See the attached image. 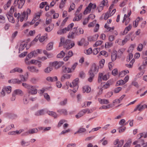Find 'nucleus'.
Masks as SVG:
<instances>
[{
	"label": "nucleus",
	"instance_id": "c9c22d12",
	"mask_svg": "<svg viewBox=\"0 0 147 147\" xmlns=\"http://www.w3.org/2000/svg\"><path fill=\"white\" fill-rule=\"evenodd\" d=\"M92 49L90 48L87 50H85L84 51V53L87 55L90 54L92 53Z\"/></svg>",
	"mask_w": 147,
	"mask_h": 147
},
{
	"label": "nucleus",
	"instance_id": "338daca9",
	"mask_svg": "<svg viewBox=\"0 0 147 147\" xmlns=\"http://www.w3.org/2000/svg\"><path fill=\"white\" fill-rule=\"evenodd\" d=\"M74 24L73 23H72L70 24L69 25L67 28V31H69L70 29L73 27L74 26Z\"/></svg>",
	"mask_w": 147,
	"mask_h": 147
},
{
	"label": "nucleus",
	"instance_id": "39448f33",
	"mask_svg": "<svg viewBox=\"0 0 147 147\" xmlns=\"http://www.w3.org/2000/svg\"><path fill=\"white\" fill-rule=\"evenodd\" d=\"M78 83L79 78H76L73 81L72 83L70 84L69 86L71 88L76 87V86H78Z\"/></svg>",
	"mask_w": 147,
	"mask_h": 147
},
{
	"label": "nucleus",
	"instance_id": "603ef678",
	"mask_svg": "<svg viewBox=\"0 0 147 147\" xmlns=\"http://www.w3.org/2000/svg\"><path fill=\"white\" fill-rule=\"evenodd\" d=\"M5 90L7 93H9L11 92V87L10 86H8L7 87H6L5 88Z\"/></svg>",
	"mask_w": 147,
	"mask_h": 147
},
{
	"label": "nucleus",
	"instance_id": "4c0bfd02",
	"mask_svg": "<svg viewBox=\"0 0 147 147\" xmlns=\"http://www.w3.org/2000/svg\"><path fill=\"white\" fill-rule=\"evenodd\" d=\"M21 144L24 146H27L29 145V143L28 142H26L24 140H23L21 141Z\"/></svg>",
	"mask_w": 147,
	"mask_h": 147
},
{
	"label": "nucleus",
	"instance_id": "f704fd0d",
	"mask_svg": "<svg viewBox=\"0 0 147 147\" xmlns=\"http://www.w3.org/2000/svg\"><path fill=\"white\" fill-rule=\"evenodd\" d=\"M26 45L24 43H22L21 44L19 48V51H22L26 46Z\"/></svg>",
	"mask_w": 147,
	"mask_h": 147
},
{
	"label": "nucleus",
	"instance_id": "7c9ffc66",
	"mask_svg": "<svg viewBox=\"0 0 147 147\" xmlns=\"http://www.w3.org/2000/svg\"><path fill=\"white\" fill-rule=\"evenodd\" d=\"M65 55V53L63 51H61L60 53L57 55V57L58 58H62L64 57Z\"/></svg>",
	"mask_w": 147,
	"mask_h": 147
},
{
	"label": "nucleus",
	"instance_id": "49530a36",
	"mask_svg": "<svg viewBox=\"0 0 147 147\" xmlns=\"http://www.w3.org/2000/svg\"><path fill=\"white\" fill-rule=\"evenodd\" d=\"M65 41V39L64 38H61L60 39V42L59 44V47H60L63 45Z\"/></svg>",
	"mask_w": 147,
	"mask_h": 147
},
{
	"label": "nucleus",
	"instance_id": "1a4fd4ad",
	"mask_svg": "<svg viewBox=\"0 0 147 147\" xmlns=\"http://www.w3.org/2000/svg\"><path fill=\"white\" fill-rule=\"evenodd\" d=\"M16 72H17L19 73H22L23 72V70L19 67H16L11 70L10 72V73H15Z\"/></svg>",
	"mask_w": 147,
	"mask_h": 147
},
{
	"label": "nucleus",
	"instance_id": "f3484780",
	"mask_svg": "<svg viewBox=\"0 0 147 147\" xmlns=\"http://www.w3.org/2000/svg\"><path fill=\"white\" fill-rule=\"evenodd\" d=\"M57 77L54 76L53 77H47L46 78V80L50 82H53L57 80Z\"/></svg>",
	"mask_w": 147,
	"mask_h": 147
},
{
	"label": "nucleus",
	"instance_id": "bb28decb",
	"mask_svg": "<svg viewBox=\"0 0 147 147\" xmlns=\"http://www.w3.org/2000/svg\"><path fill=\"white\" fill-rule=\"evenodd\" d=\"M53 43L52 42L49 43L47 45L46 47V49L48 51L51 50L53 48Z\"/></svg>",
	"mask_w": 147,
	"mask_h": 147
},
{
	"label": "nucleus",
	"instance_id": "393cba45",
	"mask_svg": "<svg viewBox=\"0 0 147 147\" xmlns=\"http://www.w3.org/2000/svg\"><path fill=\"white\" fill-rule=\"evenodd\" d=\"M6 15L9 21L13 23L15 21L13 20V18L12 15L7 14Z\"/></svg>",
	"mask_w": 147,
	"mask_h": 147
},
{
	"label": "nucleus",
	"instance_id": "e2e57ef3",
	"mask_svg": "<svg viewBox=\"0 0 147 147\" xmlns=\"http://www.w3.org/2000/svg\"><path fill=\"white\" fill-rule=\"evenodd\" d=\"M30 81L33 84H35L37 82V79L34 78H32L30 79Z\"/></svg>",
	"mask_w": 147,
	"mask_h": 147
},
{
	"label": "nucleus",
	"instance_id": "680f3d73",
	"mask_svg": "<svg viewBox=\"0 0 147 147\" xmlns=\"http://www.w3.org/2000/svg\"><path fill=\"white\" fill-rule=\"evenodd\" d=\"M45 98L48 101L50 100V97L49 96L47 93H45L44 94Z\"/></svg>",
	"mask_w": 147,
	"mask_h": 147
},
{
	"label": "nucleus",
	"instance_id": "f8f14e48",
	"mask_svg": "<svg viewBox=\"0 0 147 147\" xmlns=\"http://www.w3.org/2000/svg\"><path fill=\"white\" fill-rule=\"evenodd\" d=\"M98 100L99 102L102 104H107L109 103V101L107 99L99 98Z\"/></svg>",
	"mask_w": 147,
	"mask_h": 147
},
{
	"label": "nucleus",
	"instance_id": "5fc2aeb1",
	"mask_svg": "<svg viewBox=\"0 0 147 147\" xmlns=\"http://www.w3.org/2000/svg\"><path fill=\"white\" fill-rule=\"evenodd\" d=\"M47 38V34L44 36H42L39 38V40L40 42H43L45 38Z\"/></svg>",
	"mask_w": 147,
	"mask_h": 147
},
{
	"label": "nucleus",
	"instance_id": "79ce46f5",
	"mask_svg": "<svg viewBox=\"0 0 147 147\" xmlns=\"http://www.w3.org/2000/svg\"><path fill=\"white\" fill-rule=\"evenodd\" d=\"M140 18L138 17L137 18L135 21L134 22V25L135 27H136L138 25V21L140 20Z\"/></svg>",
	"mask_w": 147,
	"mask_h": 147
},
{
	"label": "nucleus",
	"instance_id": "72a5a7b5",
	"mask_svg": "<svg viewBox=\"0 0 147 147\" xmlns=\"http://www.w3.org/2000/svg\"><path fill=\"white\" fill-rule=\"evenodd\" d=\"M125 84V83L123 80H120L117 81L116 86H118L119 85H123Z\"/></svg>",
	"mask_w": 147,
	"mask_h": 147
},
{
	"label": "nucleus",
	"instance_id": "09e8293b",
	"mask_svg": "<svg viewBox=\"0 0 147 147\" xmlns=\"http://www.w3.org/2000/svg\"><path fill=\"white\" fill-rule=\"evenodd\" d=\"M53 26L51 25L48 27L45 28V30L47 32H50L53 29Z\"/></svg>",
	"mask_w": 147,
	"mask_h": 147
},
{
	"label": "nucleus",
	"instance_id": "f257e3e1",
	"mask_svg": "<svg viewBox=\"0 0 147 147\" xmlns=\"http://www.w3.org/2000/svg\"><path fill=\"white\" fill-rule=\"evenodd\" d=\"M38 88V86H37L31 85L28 90V93L32 95L36 94L37 92V88Z\"/></svg>",
	"mask_w": 147,
	"mask_h": 147
},
{
	"label": "nucleus",
	"instance_id": "2eb2a0df",
	"mask_svg": "<svg viewBox=\"0 0 147 147\" xmlns=\"http://www.w3.org/2000/svg\"><path fill=\"white\" fill-rule=\"evenodd\" d=\"M91 3H90L89 4L88 6L86 7V9L84 10V14H86L90 12L91 9H92L91 7Z\"/></svg>",
	"mask_w": 147,
	"mask_h": 147
},
{
	"label": "nucleus",
	"instance_id": "864d4df0",
	"mask_svg": "<svg viewBox=\"0 0 147 147\" xmlns=\"http://www.w3.org/2000/svg\"><path fill=\"white\" fill-rule=\"evenodd\" d=\"M121 87H117L115 89L114 91L115 93H118L121 90Z\"/></svg>",
	"mask_w": 147,
	"mask_h": 147
},
{
	"label": "nucleus",
	"instance_id": "4d7b16f0",
	"mask_svg": "<svg viewBox=\"0 0 147 147\" xmlns=\"http://www.w3.org/2000/svg\"><path fill=\"white\" fill-rule=\"evenodd\" d=\"M84 115L82 111L79 112L77 115H76V117L77 118H78Z\"/></svg>",
	"mask_w": 147,
	"mask_h": 147
},
{
	"label": "nucleus",
	"instance_id": "3c124183",
	"mask_svg": "<svg viewBox=\"0 0 147 147\" xmlns=\"http://www.w3.org/2000/svg\"><path fill=\"white\" fill-rule=\"evenodd\" d=\"M85 40V39L84 38H82L80 41H79L78 42V45L80 46H82L83 45Z\"/></svg>",
	"mask_w": 147,
	"mask_h": 147
},
{
	"label": "nucleus",
	"instance_id": "a19ab883",
	"mask_svg": "<svg viewBox=\"0 0 147 147\" xmlns=\"http://www.w3.org/2000/svg\"><path fill=\"white\" fill-rule=\"evenodd\" d=\"M136 45H132L129 47L128 52L129 53H131L133 50L134 47H135Z\"/></svg>",
	"mask_w": 147,
	"mask_h": 147
},
{
	"label": "nucleus",
	"instance_id": "423d86ee",
	"mask_svg": "<svg viewBox=\"0 0 147 147\" xmlns=\"http://www.w3.org/2000/svg\"><path fill=\"white\" fill-rule=\"evenodd\" d=\"M27 69L30 72L33 73H37L39 72V70L34 66H28Z\"/></svg>",
	"mask_w": 147,
	"mask_h": 147
},
{
	"label": "nucleus",
	"instance_id": "6ab92c4d",
	"mask_svg": "<svg viewBox=\"0 0 147 147\" xmlns=\"http://www.w3.org/2000/svg\"><path fill=\"white\" fill-rule=\"evenodd\" d=\"M131 28V24H129V26L126 27L123 33V35H124L125 34H127L128 32L130 30Z\"/></svg>",
	"mask_w": 147,
	"mask_h": 147
},
{
	"label": "nucleus",
	"instance_id": "37998d69",
	"mask_svg": "<svg viewBox=\"0 0 147 147\" xmlns=\"http://www.w3.org/2000/svg\"><path fill=\"white\" fill-rule=\"evenodd\" d=\"M11 0H9L7 2V4L4 5V7L5 10L7 9L8 7L10 6L11 4Z\"/></svg>",
	"mask_w": 147,
	"mask_h": 147
},
{
	"label": "nucleus",
	"instance_id": "f03ea898",
	"mask_svg": "<svg viewBox=\"0 0 147 147\" xmlns=\"http://www.w3.org/2000/svg\"><path fill=\"white\" fill-rule=\"evenodd\" d=\"M98 66L96 65L95 63H94L92 64V67L89 71V73H93V72L95 73H96L98 71Z\"/></svg>",
	"mask_w": 147,
	"mask_h": 147
},
{
	"label": "nucleus",
	"instance_id": "774afa93",
	"mask_svg": "<svg viewBox=\"0 0 147 147\" xmlns=\"http://www.w3.org/2000/svg\"><path fill=\"white\" fill-rule=\"evenodd\" d=\"M124 141L123 140H121L119 141L117 147H121L123 144Z\"/></svg>",
	"mask_w": 147,
	"mask_h": 147
},
{
	"label": "nucleus",
	"instance_id": "7ed1b4c3",
	"mask_svg": "<svg viewBox=\"0 0 147 147\" xmlns=\"http://www.w3.org/2000/svg\"><path fill=\"white\" fill-rule=\"evenodd\" d=\"M108 78H109L107 77L106 75L103 76L102 73H99L98 74V82L99 83H100L101 82L102 79L104 81H105L108 80Z\"/></svg>",
	"mask_w": 147,
	"mask_h": 147
},
{
	"label": "nucleus",
	"instance_id": "0eeeda50",
	"mask_svg": "<svg viewBox=\"0 0 147 147\" xmlns=\"http://www.w3.org/2000/svg\"><path fill=\"white\" fill-rule=\"evenodd\" d=\"M71 72V68L67 67L65 66H63L62 68V73H68Z\"/></svg>",
	"mask_w": 147,
	"mask_h": 147
},
{
	"label": "nucleus",
	"instance_id": "69168bd1",
	"mask_svg": "<svg viewBox=\"0 0 147 147\" xmlns=\"http://www.w3.org/2000/svg\"><path fill=\"white\" fill-rule=\"evenodd\" d=\"M104 6H102V5L100 4L98 7V12H100L103 9V7Z\"/></svg>",
	"mask_w": 147,
	"mask_h": 147
},
{
	"label": "nucleus",
	"instance_id": "e433bc0d",
	"mask_svg": "<svg viewBox=\"0 0 147 147\" xmlns=\"http://www.w3.org/2000/svg\"><path fill=\"white\" fill-rule=\"evenodd\" d=\"M111 84V82L110 81H107L106 84L104 86V87L105 88L107 89L109 87L110 85Z\"/></svg>",
	"mask_w": 147,
	"mask_h": 147
},
{
	"label": "nucleus",
	"instance_id": "0e129e2a",
	"mask_svg": "<svg viewBox=\"0 0 147 147\" xmlns=\"http://www.w3.org/2000/svg\"><path fill=\"white\" fill-rule=\"evenodd\" d=\"M86 131V129L85 128H80L79 129L78 131V132H79V133H82Z\"/></svg>",
	"mask_w": 147,
	"mask_h": 147
},
{
	"label": "nucleus",
	"instance_id": "6e6552de",
	"mask_svg": "<svg viewBox=\"0 0 147 147\" xmlns=\"http://www.w3.org/2000/svg\"><path fill=\"white\" fill-rule=\"evenodd\" d=\"M8 82L12 84H20L21 83V81L19 80L18 79H12L8 80Z\"/></svg>",
	"mask_w": 147,
	"mask_h": 147
},
{
	"label": "nucleus",
	"instance_id": "c85d7f7f",
	"mask_svg": "<svg viewBox=\"0 0 147 147\" xmlns=\"http://www.w3.org/2000/svg\"><path fill=\"white\" fill-rule=\"evenodd\" d=\"M129 71L128 70H125L122 71L119 74V76L122 77L125 76L126 74L129 73Z\"/></svg>",
	"mask_w": 147,
	"mask_h": 147
},
{
	"label": "nucleus",
	"instance_id": "473e14b6",
	"mask_svg": "<svg viewBox=\"0 0 147 147\" xmlns=\"http://www.w3.org/2000/svg\"><path fill=\"white\" fill-rule=\"evenodd\" d=\"M42 12V11L41 10H40L39 12L38 13L36 14V16L34 18V19H35V20H36V21L40 17L41 14Z\"/></svg>",
	"mask_w": 147,
	"mask_h": 147
},
{
	"label": "nucleus",
	"instance_id": "9d476101",
	"mask_svg": "<svg viewBox=\"0 0 147 147\" xmlns=\"http://www.w3.org/2000/svg\"><path fill=\"white\" fill-rule=\"evenodd\" d=\"M57 112L60 115L63 114L65 115H67V110L65 109H62L58 110L57 111Z\"/></svg>",
	"mask_w": 147,
	"mask_h": 147
},
{
	"label": "nucleus",
	"instance_id": "dca6fc26",
	"mask_svg": "<svg viewBox=\"0 0 147 147\" xmlns=\"http://www.w3.org/2000/svg\"><path fill=\"white\" fill-rule=\"evenodd\" d=\"M117 56V51H114L111 53V58L112 61H114L116 59Z\"/></svg>",
	"mask_w": 147,
	"mask_h": 147
},
{
	"label": "nucleus",
	"instance_id": "a211bd4d",
	"mask_svg": "<svg viewBox=\"0 0 147 147\" xmlns=\"http://www.w3.org/2000/svg\"><path fill=\"white\" fill-rule=\"evenodd\" d=\"M45 114L44 110L41 109L35 113V115L37 116L43 115Z\"/></svg>",
	"mask_w": 147,
	"mask_h": 147
},
{
	"label": "nucleus",
	"instance_id": "4be33fe9",
	"mask_svg": "<svg viewBox=\"0 0 147 147\" xmlns=\"http://www.w3.org/2000/svg\"><path fill=\"white\" fill-rule=\"evenodd\" d=\"M13 93L15 95H21L23 94V92L20 89H16L14 91Z\"/></svg>",
	"mask_w": 147,
	"mask_h": 147
},
{
	"label": "nucleus",
	"instance_id": "13d9d810",
	"mask_svg": "<svg viewBox=\"0 0 147 147\" xmlns=\"http://www.w3.org/2000/svg\"><path fill=\"white\" fill-rule=\"evenodd\" d=\"M100 50V48H96L94 49L93 50V53L94 55L97 54Z\"/></svg>",
	"mask_w": 147,
	"mask_h": 147
},
{
	"label": "nucleus",
	"instance_id": "412c9836",
	"mask_svg": "<svg viewBox=\"0 0 147 147\" xmlns=\"http://www.w3.org/2000/svg\"><path fill=\"white\" fill-rule=\"evenodd\" d=\"M91 90L90 88L88 86H86L83 88V92L84 93L86 92L87 93H89Z\"/></svg>",
	"mask_w": 147,
	"mask_h": 147
},
{
	"label": "nucleus",
	"instance_id": "bf43d9fd",
	"mask_svg": "<svg viewBox=\"0 0 147 147\" xmlns=\"http://www.w3.org/2000/svg\"><path fill=\"white\" fill-rule=\"evenodd\" d=\"M113 43L112 42H107L106 43L105 45V48H109L112 46Z\"/></svg>",
	"mask_w": 147,
	"mask_h": 147
},
{
	"label": "nucleus",
	"instance_id": "2f4dec72",
	"mask_svg": "<svg viewBox=\"0 0 147 147\" xmlns=\"http://www.w3.org/2000/svg\"><path fill=\"white\" fill-rule=\"evenodd\" d=\"M70 40L68 39L66 40L63 45H64V47L67 49V47L68 45H69Z\"/></svg>",
	"mask_w": 147,
	"mask_h": 147
},
{
	"label": "nucleus",
	"instance_id": "8fccbe9b",
	"mask_svg": "<svg viewBox=\"0 0 147 147\" xmlns=\"http://www.w3.org/2000/svg\"><path fill=\"white\" fill-rule=\"evenodd\" d=\"M22 86L28 90L31 85L25 83H22Z\"/></svg>",
	"mask_w": 147,
	"mask_h": 147
},
{
	"label": "nucleus",
	"instance_id": "cd10ccee",
	"mask_svg": "<svg viewBox=\"0 0 147 147\" xmlns=\"http://www.w3.org/2000/svg\"><path fill=\"white\" fill-rule=\"evenodd\" d=\"M89 78L88 79V80L90 82H91L94 78V74L93 73H89Z\"/></svg>",
	"mask_w": 147,
	"mask_h": 147
},
{
	"label": "nucleus",
	"instance_id": "4468645a",
	"mask_svg": "<svg viewBox=\"0 0 147 147\" xmlns=\"http://www.w3.org/2000/svg\"><path fill=\"white\" fill-rule=\"evenodd\" d=\"M47 113L49 115L55 118H57L58 116V115L56 113L53 111H47Z\"/></svg>",
	"mask_w": 147,
	"mask_h": 147
},
{
	"label": "nucleus",
	"instance_id": "20e7f679",
	"mask_svg": "<svg viewBox=\"0 0 147 147\" xmlns=\"http://www.w3.org/2000/svg\"><path fill=\"white\" fill-rule=\"evenodd\" d=\"M15 0L14 3V4H16L18 3V8L21 9L24 5L25 0Z\"/></svg>",
	"mask_w": 147,
	"mask_h": 147
},
{
	"label": "nucleus",
	"instance_id": "a18cd8bd",
	"mask_svg": "<svg viewBox=\"0 0 147 147\" xmlns=\"http://www.w3.org/2000/svg\"><path fill=\"white\" fill-rule=\"evenodd\" d=\"M133 57V54H132L131 53H129L128 55L127 56V62H129L130 60L131 59H132Z\"/></svg>",
	"mask_w": 147,
	"mask_h": 147
},
{
	"label": "nucleus",
	"instance_id": "de8ad7c7",
	"mask_svg": "<svg viewBox=\"0 0 147 147\" xmlns=\"http://www.w3.org/2000/svg\"><path fill=\"white\" fill-rule=\"evenodd\" d=\"M75 4L74 3H72L70 6V7L68 11L69 12H70L72 10H74L75 8Z\"/></svg>",
	"mask_w": 147,
	"mask_h": 147
},
{
	"label": "nucleus",
	"instance_id": "ddd939ff",
	"mask_svg": "<svg viewBox=\"0 0 147 147\" xmlns=\"http://www.w3.org/2000/svg\"><path fill=\"white\" fill-rule=\"evenodd\" d=\"M38 130L36 128H33L29 130L28 131H27L26 133L28 135L29 134H32L35 133H36L38 132Z\"/></svg>",
	"mask_w": 147,
	"mask_h": 147
},
{
	"label": "nucleus",
	"instance_id": "aec40b11",
	"mask_svg": "<svg viewBox=\"0 0 147 147\" xmlns=\"http://www.w3.org/2000/svg\"><path fill=\"white\" fill-rule=\"evenodd\" d=\"M71 77V75L68 74H65L63 75L61 78V81L63 82L65 79H69Z\"/></svg>",
	"mask_w": 147,
	"mask_h": 147
},
{
	"label": "nucleus",
	"instance_id": "5701e85b",
	"mask_svg": "<svg viewBox=\"0 0 147 147\" xmlns=\"http://www.w3.org/2000/svg\"><path fill=\"white\" fill-rule=\"evenodd\" d=\"M75 33V30L73 31L72 32H69V33L67 37L68 38L74 39L75 38L74 34Z\"/></svg>",
	"mask_w": 147,
	"mask_h": 147
},
{
	"label": "nucleus",
	"instance_id": "58836bf2",
	"mask_svg": "<svg viewBox=\"0 0 147 147\" xmlns=\"http://www.w3.org/2000/svg\"><path fill=\"white\" fill-rule=\"evenodd\" d=\"M138 142H141V145L143 147H147V142L145 143L143 140H140Z\"/></svg>",
	"mask_w": 147,
	"mask_h": 147
},
{
	"label": "nucleus",
	"instance_id": "c756f323",
	"mask_svg": "<svg viewBox=\"0 0 147 147\" xmlns=\"http://www.w3.org/2000/svg\"><path fill=\"white\" fill-rule=\"evenodd\" d=\"M26 12L25 11H24L22 14L20 15V21L21 22H22L24 19L25 18L26 16Z\"/></svg>",
	"mask_w": 147,
	"mask_h": 147
},
{
	"label": "nucleus",
	"instance_id": "6e6d98bb",
	"mask_svg": "<svg viewBox=\"0 0 147 147\" xmlns=\"http://www.w3.org/2000/svg\"><path fill=\"white\" fill-rule=\"evenodd\" d=\"M143 48V46L141 44H140L138 45L137 49L138 51H141L142 50Z\"/></svg>",
	"mask_w": 147,
	"mask_h": 147
},
{
	"label": "nucleus",
	"instance_id": "052dcab7",
	"mask_svg": "<svg viewBox=\"0 0 147 147\" xmlns=\"http://www.w3.org/2000/svg\"><path fill=\"white\" fill-rule=\"evenodd\" d=\"M30 63H31V64L36 65L39 63V61L33 59L30 61Z\"/></svg>",
	"mask_w": 147,
	"mask_h": 147
},
{
	"label": "nucleus",
	"instance_id": "9b49d317",
	"mask_svg": "<svg viewBox=\"0 0 147 147\" xmlns=\"http://www.w3.org/2000/svg\"><path fill=\"white\" fill-rule=\"evenodd\" d=\"M73 55V52L72 51H69L67 55L64 58L63 60L65 61H67L69 58Z\"/></svg>",
	"mask_w": 147,
	"mask_h": 147
},
{
	"label": "nucleus",
	"instance_id": "ea45409f",
	"mask_svg": "<svg viewBox=\"0 0 147 147\" xmlns=\"http://www.w3.org/2000/svg\"><path fill=\"white\" fill-rule=\"evenodd\" d=\"M125 129V127L121 126L119 128V133L123 132L124 131Z\"/></svg>",
	"mask_w": 147,
	"mask_h": 147
},
{
	"label": "nucleus",
	"instance_id": "a878e982",
	"mask_svg": "<svg viewBox=\"0 0 147 147\" xmlns=\"http://www.w3.org/2000/svg\"><path fill=\"white\" fill-rule=\"evenodd\" d=\"M53 69V68L51 66H49L45 68L44 71L46 73H49Z\"/></svg>",
	"mask_w": 147,
	"mask_h": 147
},
{
	"label": "nucleus",
	"instance_id": "b1692460",
	"mask_svg": "<svg viewBox=\"0 0 147 147\" xmlns=\"http://www.w3.org/2000/svg\"><path fill=\"white\" fill-rule=\"evenodd\" d=\"M67 30V27L63 29L60 30L57 32V34H61L66 33Z\"/></svg>",
	"mask_w": 147,
	"mask_h": 147
},
{
	"label": "nucleus",
	"instance_id": "c03bdc74",
	"mask_svg": "<svg viewBox=\"0 0 147 147\" xmlns=\"http://www.w3.org/2000/svg\"><path fill=\"white\" fill-rule=\"evenodd\" d=\"M103 41L102 40H99L96 41L94 45V46L96 47L98 45H100L102 43Z\"/></svg>",
	"mask_w": 147,
	"mask_h": 147
}]
</instances>
